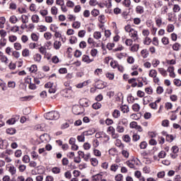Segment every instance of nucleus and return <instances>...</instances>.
Segmentation results:
<instances>
[{"mask_svg": "<svg viewBox=\"0 0 181 181\" xmlns=\"http://www.w3.org/2000/svg\"><path fill=\"white\" fill-rule=\"evenodd\" d=\"M45 118L49 120L59 119V118H60V115L57 111H51L45 115Z\"/></svg>", "mask_w": 181, "mask_h": 181, "instance_id": "obj_1", "label": "nucleus"}, {"mask_svg": "<svg viewBox=\"0 0 181 181\" xmlns=\"http://www.w3.org/2000/svg\"><path fill=\"white\" fill-rule=\"evenodd\" d=\"M129 35L130 37L132 38V40L134 42H136L138 39H139V36L138 35V31H136L135 29H133L131 30V32L129 33Z\"/></svg>", "mask_w": 181, "mask_h": 181, "instance_id": "obj_2", "label": "nucleus"}, {"mask_svg": "<svg viewBox=\"0 0 181 181\" xmlns=\"http://www.w3.org/2000/svg\"><path fill=\"white\" fill-rule=\"evenodd\" d=\"M25 83H28V84H29L28 88H30V90H36V85L35 83H32V78H25Z\"/></svg>", "mask_w": 181, "mask_h": 181, "instance_id": "obj_3", "label": "nucleus"}, {"mask_svg": "<svg viewBox=\"0 0 181 181\" xmlns=\"http://www.w3.org/2000/svg\"><path fill=\"white\" fill-rule=\"evenodd\" d=\"M79 104L82 107H88L90 105V101L87 98H81L79 100Z\"/></svg>", "mask_w": 181, "mask_h": 181, "instance_id": "obj_4", "label": "nucleus"}, {"mask_svg": "<svg viewBox=\"0 0 181 181\" xmlns=\"http://www.w3.org/2000/svg\"><path fill=\"white\" fill-rule=\"evenodd\" d=\"M82 62H84V63H87V64H90V63L94 62V59H90V57L88 55L84 54L82 57Z\"/></svg>", "mask_w": 181, "mask_h": 181, "instance_id": "obj_5", "label": "nucleus"}, {"mask_svg": "<svg viewBox=\"0 0 181 181\" xmlns=\"http://www.w3.org/2000/svg\"><path fill=\"white\" fill-rule=\"evenodd\" d=\"M81 107L79 106H74L72 107V112L75 115H80L81 114V112H80Z\"/></svg>", "mask_w": 181, "mask_h": 181, "instance_id": "obj_6", "label": "nucleus"}, {"mask_svg": "<svg viewBox=\"0 0 181 181\" xmlns=\"http://www.w3.org/2000/svg\"><path fill=\"white\" fill-rule=\"evenodd\" d=\"M0 60L2 63L8 64V57L4 55V53L0 51Z\"/></svg>", "mask_w": 181, "mask_h": 181, "instance_id": "obj_7", "label": "nucleus"}, {"mask_svg": "<svg viewBox=\"0 0 181 181\" xmlns=\"http://www.w3.org/2000/svg\"><path fill=\"white\" fill-rule=\"evenodd\" d=\"M45 128H46V124L43 123L40 124H37L35 127V129H37V131H45Z\"/></svg>", "mask_w": 181, "mask_h": 181, "instance_id": "obj_8", "label": "nucleus"}, {"mask_svg": "<svg viewBox=\"0 0 181 181\" xmlns=\"http://www.w3.org/2000/svg\"><path fill=\"white\" fill-rule=\"evenodd\" d=\"M49 136L47 134H42L40 136V139L42 141V142H47V141H49Z\"/></svg>", "mask_w": 181, "mask_h": 181, "instance_id": "obj_9", "label": "nucleus"}, {"mask_svg": "<svg viewBox=\"0 0 181 181\" xmlns=\"http://www.w3.org/2000/svg\"><path fill=\"white\" fill-rule=\"evenodd\" d=\"M34 62H36L37 63H40V61L42 60V55L40 54H35L33 56Z\"/></svg>", "mask_w": 181, "mask_h": 181, "instance_id": "obj_10", "label": "nucleus"}, {"mask_svg": "<svg viewBox=\"0 0 181 181\" xmlns=\"http://www.w3.org/2000/svg\"><path fill=\"white\" fill-rule=\"evenodd\" d=\"M22 56L23 57H29V56H30V51L29 50V49H24L22 52Z\"/></svg>", "mask_w": 181, "mask_h": 181, "instance_id": "obj_11", "label": "nucleus"}, {"mask_svg": "<svg viewBox=\"0 0 181 181\" xmlns=\"http://www.w3.org/2000/svg\"><path fill=\"white\" fill-rule=\"evenodd\" d=\"M136 13H139V15H142V13H144V6H137L136 7Z\"/></svg>", "mask_w": 181, "mask_h": 181, "instance_id": "obj_12", "label": "nucleus"}, {"mask_svg": "<svg viewBox=\"0 0 181 181\" xmlns=\"http://www.w3.org/2000/svg\"><path fill=\"white\" fill-rule=\"evenodd\" d=\"M8 172L12 176H13V175H16V168L13 165L8 167Z\"/></svg>", "mask_w": 181, "mask_h": 181, "instance_id": "obj_13", "label": "nucleus"}, {"mask_svg": "<svg viewBox=\"0 0 181 181\" xmlns=\"http://www.w3.org/2000/svg\"><path fill=\"white\" fill-rule=\"evenodd\" d=\"M6 22L5 17H0V29H4L5 28L4 25Z\"/></svg>", "mask_w": 181, "mask_h": 181, "instance_id": "obj_14", "label": "nucleus"}, {"mask_svg": "<svg viewBox=\"0 0 181 181\" xmlns=\"http://www.w3.org/2000/svg\"><path fill=\"white\" fill-rule=\"evenodd\" d=\"M31 21L33 23H39V21H40L39 16L36 14L33 15L31 17Z\"/></svg>", "mask_w": 181, "mask_h": 181, "instance_id": "obj_15", "label": "nucleus"}, {"mask_svg": "<svg viewBox=\"0 0 181 181\" xmlns=\"http://www.w3.org/2000/svg\"><path fill=\"white\" fill-rule=\"evenodd\" d=\"M133 111L135 112H139V110H141V106L138 103H135L132 107Z\"/></svg>", "mask_w": 181, "mask_h": 181, "instance_id": "obj_16", "label": "nucleus"}, {"mask_svg": "<svg viewBox=\"0 0 181 181\" xmlns=\"http://www.w3.org/2000/svg\"><path fill=\"white\" fill-rule=\"evenodd\" d=\"M18 40V37H16V35H11L8 36V41L11 43H15V42H16Z\"/></svg>", "mask_w": 181, "mask_h": 181, "instance_id": "obj_17", "label": "nucleus"}, {"mask_svg": "<svg viewBox=\"0 0 181 181\" xmlns=\"http://www.w3.org/2000/svg\"><path fill=\"white\" fill-rule=\"evenodd\" d=\"M9 22L15 25L18 22V17L16 16H11L9 18Z\"/></svg>", "mask_w": 181, "mask_h": 181, "instance_id": "obj_18", "label": "nucleus"}, {"mask_svg": "<svg viewBox=\"0 0 181 181\" xmlns=\"http://www.w3.org/2000/svg\"><path fill=\"white\" fill-rule=\"evenodd\" d=\"M90 162L92 166H98V160L95 158H92L90 159Z\"/></svg>", "mask_w": 181, "mask_h": 181, "instance_id": "obj_19", "label": "nucleus"}, {"mask_svg": "<svg viewBox=\"0 0 181 181\" xmlns=\"http://www.w3.org/2000/svg\"><path fill=\"white\" fill-rule=\"evenodd\" d=\"M158 71L161 76H163V77L168 76V71L165 70L163 68H158Z\"/></svg>", "mask_w": 181, "mask_h": 181, "instance_id": "obj_20", "label": "nucleus"}, {"mask_svg": "<svg viewBox=\"0 0 181 181\" xmlns=\"http://www.w3.org/2000/svg\"><path fill=\"white\" fill-rule=\"evenodd\" d=\"M100 179H103V175L101 174H97L92 176V180L98 181Z\"/></svg>", "mask_w": 181, "mask_h": 181, "instance_id": "obj_21", "label": "nucleus"}, {"mask_svg": "<svg viewBox=\"0 0 181 181\" xmlns=\"http://www.w3.org/2000/svg\"><path fill=\"white\" fill-rule=\"evenodd\" d=\"M33 98V95H28L20 98V101H30Z\"/></svg>", "mask_w": 181, "mask_h": 181, "instance_id": "obj_22", "label": "nucleus"}, {"mask_svg": "<svg viewBox=\"0 0 181 181\" xmlns=\"http://www.w3.org/2000/svg\"><path fill=\"white\" fill-rule=\"evenodd\" d=\"M149 77L153 78L158 76V71L156 69H151L148 74Z\"/></svg>", "mask_w": 181, "mask_h": 181, "instance_id": "obj_23", "label": "nucleus"}, {"mask_svg": "<svg viewBox=\"0 0 181 181\" xmlns=\"http://www.w3.org/2000/svg\"><path fill=\"white\" fill-rule=\"evenodd\" d=\"M62 47V42L60 41H55L54 42V48L56 49V50H59Z\"/></svg>", "mask_w": 181, "mask_h": 181, "instance_id": "obj_24", "label": "nucleus"}, {"mask_svg": "<svg viewBox=\"0 0 181 181\" xmlns=\"http://www.w3.org/2000/svg\"><path fill=\"white\" fill-rule=\"evenodd\" d=\"M120 110L124 113L129 112V107H128V105H126L121 106Z\"/></svg>", "mask_w": 181, "mask_h": 181, "instance_id": "obj_25", "label": "nucleus"}, {"mask_svg": "<svg viewBox=\"0 0 181 181\" xmlns=\"http://www.w3.org/2000/svg\"><path fill=\"white\" fill-rule=\"evenodd\" d=\"M52 172L54 175H59V173H60V172H62V170H60V168L59 167H54L52 169Z\"/></svg>", "mask_w": 181, "mask_h": 181, "instance_id": "obj_26", "label": "nucleus"}, {"mask_svg": "<svg viewBox=\"0 0 181 181\" xmlns=\"http://www.w3.org/2000/svg\"><path fill=\"white\" fill-rule=\"evenodd\" d=\"M13 47L16 50H22V45L20 42H15Z\"/></svg>", "mask_w": 181, "mask_h": 181, "instance_id": "obj_27", "label": "nucleus"}, {"mask_svg": "<svg viewBox=\"0 0 181 181\" xmlns=\"http://www.w3.org/2000/svg\"><path fill=\"white\" fill-rule=\"evenodd\" d=\"M58 12H59V9L57 8V7L54 6H52L51 8V13H52V15L56 16V15H57Z\"/></svg>", "mask_w": 181, "mask_h": 181, "instance_id": "obj_28", "label": "nucleus"}, {"mask_svg": "<svg viewBox=\"0 0 181 181\" xmlns=\"http://www.w3.org/2000/svg\"><path fill=\"white\" fill-rule=\"evenodd\" d=\"M116 131L117 132H119V134H122L125 131V128L122 126L118 125L116 127Z\"/></svg>", "mask_w": 181, "mask_h": 181, "instance_id": "obj_29", "label": "nucleus"}, {"mask_svg": "<svg viewBox=\"0 0 181 181\" xmlns=\"http://www.w3.org/2000/svg\"><path fill=\"white\" fill-rule=\"evenodd\" d=\"M31 39L33 42H37L39 40V35L33 33L31 34Z\"/></svg>", "mask_w": 181, "mask_h": 181, "instance_id": "obj_30", "label": "nucleus"}, {"mask_svg": "<svg viewBox=\"0 0 181 181\" xmlns=\"http://www.w3.org/2000/svg\"><path fill=\"white\" fill-rule=\"evenodd\" d=\"M139 49V45L138 44H134L130 48L131 52H138Z\"/></svg>", "mask_w": 181, "mask_h": 181, "instance_id": "obj_31", "label": "nucleus"}, {"mask_svg": "<svg viewBox=\"0 0 181 181\" xmlns=\"http://www.w3.org/2000/svg\"><path fill=\"white\" fill-rule=\"evenodd\" d=\"M21 21L23 23H28V22H29V16L26 15H23L21 16Z\"/></svg>", "mask_w": 181, "mask_h": 181, "instance_id": "obj_32", "label": "nucleus"}, {"mask_svg": "<svg viewBox=\"0 0 181 181\" xmlns=\"http://www.w3.org/2000/svg\"><path fill=\"white\" fill-rule=\"evenodd\" d=\"M173 139H175V138L173 137V135L166 134L165 140L167 141V142H173Z\"/></svg>", "mask_w": 181, "mask_h": 181, "instance_id": "obj_33", "label": "nucleus"}, {"mask_svg": "<svg viewBox=\"0 0 181 181\" xmlns=\"http://www.w3.org/2000/svg\"><path fill=\"white\" fill-rule=\"evenodd\" d=\"M29 71H30V73H36V71H37V66L35 64L32 65L29 68Z\"/></svg>", "mask_w": 181, "mask_h": 181, "instance_id": "obj_34", "label": "nucleus"}, {"mask_svg": "<svg viewBox=\"0 0 181 181\" xmlns=\"http://www.w3.org/2000/svg\"><path fill=\"white\" fill-rule=\"evenodd\" d=\"M139 146H140V149H146L148 146V143H146V141H141L139 144Z\"/></svg>", "mask_w": 181, "mask_h": 181, "instance_id": "obj_35", "label": "nucleus"}, {"mask_svg": "<svg viewBox=\"0 0 181 181\" xmlns=\"http://www.w3.org/2000/svg\"><path fill=\"white\" fill-rule=\"evenodd\" d=\"M126 164L131 169H134V168H135V164L134 163V160H128V161L126 162Z\"/></svg>", "mask_w": 181, "mask_h": 181, "instance_id": "obj_36", "label": "nucleus"}, {"mask_svg": "<svg viewBox=\"0 0 181 181\" xmlns=\"http://www.w3.org/2000/svg\"><path fill=\"white\" fill-rule=\"evenodd\" d=\"M93 37L95 39H96L97 40H98L99 39H101V33L100 32H98V31H95L94 33H93Z\"/></svg>", "mask_w": 181, "mask_h": 181, "instance_id": "obj_37", "label": "nucleus"}, {"mask_svg": "<svg viewBox=\"0 0 181 181\" xmlns=\"http://www.w3.org/2000/svg\"><path fill=\"white\" fill-rule=\"evenodd\" d=\"M173 11L175 12V13H177V12H180V6L178 4H175L173 6Z\"/></svg>", "mask_w": 181, "mask_h": 181, "instance_id": "obj_38", "label": "nucleus"}, {"mask_svg": "<svg viewBox=\"0 0 181 181\" xmlns=\"http://www.w3.org/2000/svg\"><path fill=\"white\" fill-rule=\"evenodd\" d=\"M16 133V130L13 128L7 129H6V134H8L9 135H13Z\"/></svg>", "mask_w": 181, "mask_h": 181, "instance_id": "obj_39", "label": "nucleus"}, {"mask_svg": "<svg viewBox=\"0 0 181 181\" xmlns=\"http://www.w3.org/2000/svg\"><path fill=\"white\" fill-rule=\"evenodd\" d=\"M86 135L84 134V133H83L81 135L78 136H77V139L78 141V142H84L85 139H86Z\"/></svg>", "mask_w": 181, "mask_h": 181, "instance_id": "obj_40", "label": "nucleus"}, {"mask_svg": "<svg viewBox=\"0 0 181 181\" xmlns=\"http://www.w3.org/2000/svg\"><path fill=\"white\" fill-rule=\"evenodd\" d=\"M173 30H175V25H173V24L168 25L167 27V31L168 33H171V32H173Z\"/></svg>", "mask_w": 181, "mask_h": 181, "instance_id": "obj_41", "label": "nucleus"}, {"mask_svg": "<svg viewBox=\"0 0 181 181\" xmlns=\"http://www.w3.org/2000/svg\"><path fill=\"white\" fill-rule=\"evenodd\" d=\"M6 35H8V33L4 29L0 30V36L1 38L5 39V37H6Z\"/></svg>", "mask_w": 181, "mask_h": 181, "instance_id": "obj_42", "label": "nucleus"}, {"mask_svg": "<svg viewBox=\"0 0 181 181\" xmlns=\"http://www.w3.org/2000/svg\"><path fill=\"white\" fill-rule=\"evenodd\" d=\"M118 164H112L111 166H110V170L112 172H117V170H118Z\"/></svg>", "mask_w": 181, "mask_h": 181, "instance_id": "obj_43", "label": "nucleus"}, {"mask_svg": "<svg viewBox=\"0 0 181 181\" xmlns=\"http://www.w3.org/2000/svg\"><path fill=\"white\" fill-rule=\"evenodd\" d=\"M45 21L47 23H52L53 22V17L50 16H45Z\"/></svg>", "mask_w": 181, "mask_h": 181, "instance_id": "obj_44", "label": "nucleus"}, {"mask_svg": "<svg viewBox=\"0 0 181 181\" xmlns=\"http://www.w3.org/2000/svg\"><path fill=\"white\" fill-rule=\"evenodd\" d=\"M95 133V130L93 132L92 130H88L83 132V135H85V136H88L90 135H93Z\"/></svg>", "mask_w": 181, "mask_h": 181, "instance_id": "obj_45", "label": "nucleus"}, {"mask_svg": "<svg viewBox=\"0 0 181 181\" xmlns=\"http://www.w3.org/2000/svg\"><path fill=\"white\" fill-rule=\"evenodd\" d=\"M23 162L24 163H29V162H30V158H29V156L25 155V156L23 157Z\"/></svg>", "mask_w": 181, "mask_h": 181, "instance_id": "obj_46", "label": "nucleus"}, {"mask_svg": "<svg viewBox=\"0 0 181 181\" xmlns=\"http://www.w3.org/2000/svg\"><path fill=\"white\" fill-rule=\"evenodd\" d=\"M122 4L126 8H129L131 6V0H124Z\"/></svg>", "mask_w": 181, "mask_h": 181, "instance_id": "obj_47", "label": "nucleus"}, {"mask_svg": "<svg viewBox=\"0 0 181 181\" xmlns=\"http://www.w3.org/2000/svg\"><path fill=\"white\" fill-rule=\"evenodd\" d=\"M121 115V113L119 112V110H115L113 113H112V116L114 117V118H118V117H119Z\"/></svg>", "mask_w": 181, "mask_h": 181, "instance_id": "obj_48", "label": "nucleus"}, {"mask_svg": "<svg viewBox=\"0 0 181 181\" xmlns=\"http://www.w3.org/2000/svg\"><path fill=\"white\" fill-rule=\"evenodd\" d=\"M11 32H13V33H16V32H19V26L15 25L11 28L10 29Z\"/></svg>", "mask_w": 181, "mask_h": 181, "instance_id": "obj_49", "label": "nucleus"}, {"mask_svg": "<svg viewBox=\"0 0 181 181\" xmlns=\"http://www.w3.org/2000/svg\"><path fill=\"white\" fill-rule=\"evenodd\" d=\"M156 23L158 28H160V26H162V18L159 17L156 18Z\"/></svg>", "mask_w": 181, "mask_h": 181, "instance_id": "obj_50", "label": "nucleus"}, {"mask_svg": "<svg viewBox=\"0 0 181 181\" xmlns=\"http://www.w3.org/2000/svg\"><path fill=\"white\" fill-rule=\"evenodd\" d=\"M0 46H1V47L6 46V38L0 39Z\"/></svg>", "mask_w": 181, "mask_h": 181, "instance_id": "obj_51", "label": "nucleus"}, {"mask_svg": "<svg viewBox=\"0 0 181 181\" xmlns=\"http://www.w3.org/2000/svg\"><path fill=\"white\" fill-rule=\"evenodd\" d=\"M92 107L94 110H100V108H101V103H95L92 105Z\"/></svg>", "mask_w": 181, "mask_h": 181, "instance_id": "obj_52", "label": "nucleus"}, {"mask_svg": "<svg viewBox=\"0 0 181 181\" xmlns=\"http://www.w3.org/2000/svg\"><path fill=\"white\" fill-rule=\"evenodd\" d=\"M72 26L75 29H78L81 26V23L78 21H76L73 23Z\"/></svg>", "mask_w": 181, "mask_h": 181, "instance_id": "obj_53", "label": "nucleus"}, {"mask_svg": "<svg viewBox=\"0 0 181 181\" xmlns=\"http://www.w3.org/2000/svg\"><path fill=\"white\" fill-rule=\"evenodd\" d=\"M173 83H174L175 86H176L177 87L181 86L180 79L175 78V79H174Z\"/></svg>", "mask_w": 181, "mask_h": 181, "instance_id": "obj_54", "label": "nucleus"}, {"mask_svg": "<svg viewBox=\"0 0 181 181\" xmlns=\"http://www.w3.org/2000/svg\"><path fill=\"white\" fill-rule=\"evenodd\" d=\"M39 52H40V53H41V54H46V53H47L46 47H40Z\"/></svg>", "mask_w": 181, "mask_h": 181, "instance_id": "obj_55", "label": "nucleus"}, {"mask_svg": "<svg viewBox=\"0 0 181 181\" xmlns=\"http://www.w3.org/2000/svg\"><path fill=\"white\" fill-rule=\"evenodd\" d=\"M132 43H134V40H132V39H127L125 40L126 46H132Z\"/></svg>", "mask_w": 181, "mask_h": 181, "instance_id": "obj_56", "label": "nucleus"}, {"mask_svg": "<svg viewBox=\"0 0 181 181\" xmlns=\"http://www.w3.org/2000/svg\"><path fill=\"white\" fill-rule=\"evenodd\" d=\"M158 158H163L166 157V152H165V151H161L158 155Z\"/></svg>", "mask_w": 181, "mask_h": 181, "instance_id": "obj_57", "label": "nucleus"}, {"mask_svg": "<svg viewBox=\"0 0 181 181\" xmlns=\"http://www.w3.org/2000/svg\"><path fill=\"white\" fill-rule=\"evenodd\" d=\"M123 141L127 143L131 142V137L129 136V135L126 134L123 137Z\"/></svg>", "mask_w": 181, "mask_h": 181, "instance_id": "obj_58", "label": "nucleus"}, {"mask_svg": "<svg viewBox=\"0 0 181 181\" xmlns=\"http://www.w3.org/2000/svg\"><path fill=\"white\" fill-rule=\"evenodd\" d=\"M78 37H84L86 36V30H81L78 33Z\"/></svg>", "mask_w": 181, "mask_h": 181, "instance_id": "obj_59", "label": "nucleus"}, {"mask_svg": "<svg viewBox=\"0 0 181 181\" xmlns=\"http://www.w3.org/2000/svg\"><path fill=\"white\" fill-rule=\"evenodd\" d=\"M139 139H141V136H139V134H134L133 135V141L134 142H137V141H139Z\"/></svg>", "mask_w": 181, "mask_h": 181, "instance_id": "obj_60", "label": "nucleus"}, {"mask_svg": "<svg viewBox=\"0 0 181 181\" xmlns=\"http://www.w3.org/2000/svg\"><path fill=\"white\" fill-rule=\"evenodd\" d=\"M179 47H180V44L176 42L173 45V50H175V52H177L179 50Z\"/></svg>", "mask_w": 181, "mask_h": 181, "instance_id": "obj_61", "label": "nucleus"}, {"mask_svg": "<svg viewBox=\"0 0 181 181\" xmlns=\"http://www.w3.org/2000/svg\"><path fill=\"white\" fill-rule=\"evenodd\" d=\"M162 43L164 45H169V38L163 37L161 40Z\"/></svg>", "mask_w": 181, "mask_h": 181, "instance_id": "obj_62", "label": "nucleus"}, {"mask_svg": "<svg viewBox=\"0 0 181 181\" xmlns=\"http://www.w3.org/2000/svg\"><path fill=\"white\" fill-rule=\"evenodd\" d=\"M40 15H42L43 17L45 16H47V15L49 14V11H47V10H41L40 11Z\"/></svg>", "mask_w": 181, "mask_h": 181, "instance_id": "obj_63", "label": "nucleus"}, {"mask_svg": "<svg viewBox=\"0 0 181 181\" xmlns=\"http://www.w3.org/2000/svg\"><path fill=\"white\" fill-rule=\"evenodd\" d=\"M106 77H107V78H109V80H114L115 76H114V74L107 73Z\"/></svg>", "mask_w": 181, "mask_h": 181, "instance_id": "obj_64", "label": "nucleus"}]
</instances>
